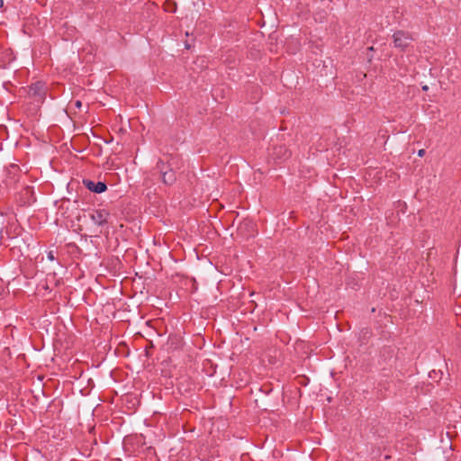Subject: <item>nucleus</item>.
I'll use <instances>...</instances> for the list:
<instances>
[{
    "mask_svg": "<svg viewBox=\"0 0 461 461\" xmlns=\"http://www.w3.org/2000/svg\"><path fill=\"white\" fill-rule=\"evenodd\" d=\"M393 38L394 47L400 49L402 51L406 50V48L412 41L411 35L403 31L395 32L393 35Z\"/></svg>",
    "mask_w": 461,
    "mask_h": 461,
    "instance_id": "1",
    "label": "nucleus"
},
{
    "mask_svg": "<svg viewBox=\"0 0 461 461\" xmlns=\"http://www.w3.org/2000/svg\"><path fill=\"white\" fill-rule=\"evenodd\" d=\"M110 215L106 209H95L90 212L89 217L95 224L103 227L108 222Z\"/></svg>",
    "mask_w": 461,
    "mask_h": 461,
    "instance_id": "2",
    "label": "nucleus"
},
{
    "mask_svg": "<svg viewBox=\"0 0 461 461\" xmlns=\"http://www.w3.org/2000/svg\"><path fill=\"white\" fill-rule=\"evenodd\" d=\"M157 168L160 171L162 176V181L166 185H172L176 182V177L175 172L170 167L167 169V167L162 160H159L157 163Z\"/></svg>",
    "mask_w": 461,
    "mask_h": 461,
    "instance_id": "3",
    "label": "nucleus"
},
{
    "mask_svg": "<svg viewBox=\"0 0 461 461\" xmlns=\"http://www.w3.org/2000/svg\"><path fill=\"white\" fill-rule=\"evenodd\" d=\"M83 184L88 190L96 194L104 193L107 189V186L104 182L95 183L90 179H84Z\"/></svg>",
    "mask_w": 461,
    "mask_h": 461,
    "instance_id": "4",
    "label": "nucleus"
},
{
    "mask_svg": "<svg viewBox=\"0 0 461 461\" xmlns=\"http://www.w3.org/2000/svg\"><path fill=\"white\" fill-rule=\"evenodd\" d=\"M288 149L285 146H278L274 149V155L279 158H285L289 156Z\"/></svg>",
    "mask_w": 461,
    "mask_h": 461,
    "instance_id": "5",
    "label": "nucleus"
},
{
    "mask_svg": "<svg viewBox=\"0 0 461 461\" xmlns=\"http://www.w3.org/2000/svg\"><path fill=\"white\" fill-rule=\"evenodd\" d=\"M30 91L33 92V95L44 94V92H45L44 85L41 82H37L31 86Z\"/></svg>",
    "mask_w": 461,
    "mask_h": 461,
    "instance_id": "6",
    "label": "nucleus"
},
{
    "mask_svg": "<svg viewBox=\"0 0 461 461\" xmlns=\"http://www.w3.org/2000/svg\"><path fill=\"white\" fill-rule=\"evenodd\" d=\"M47 257H48V258H49L50 260H51V261L55 259L54 252H53V251H50V252H48V256H47Z\"/></svg>",
    "mask_w": 461,
    "mask_h": 461,
    "instance_id": "7",
    "label": "nucleus"
},
{
    "mask_svg": "<svg viewBox=\"0 0 461 461\" xmlns=\"http://www.w3.org/2000/svg\"><path fill=\"white\" fill-rule=\"evenodd\" d=\"M424 154H425V150H424V149H420V150L418 151V156H419V157H423V156H424Z\"/></svg>",
    "mask_w": 461,
    "mask_h": 461,
    "instance_id": "8",
    "label": "nucleus"
},
{
    "mask_svg": "<svg viewBox=\"0 0 461 461\" xmlns=\"http://www.w3.org/2000/svg\"><path fill=\"white\" fill-rule=\"evenodd\" d=\"M75 105H76L77 108L81 107V105H82L81 101L77 100V101L75 102Z\"/></svg>",
    "mask_w": 461,
    "mask_h": 461,
    "instance_id": "9",
    "label": "nucleus"
},
{
    "mask_svg": "<svg viewBox=\"0 0 461 461\" xmlns=\"http://www.w3.org/2000/svg\"><path fill=\"white\" fill-rule=\"evenodd\" d=\"M428 89H429V86H422V90H423V91H428Z\"/></svg>",
    "mask_w": 461,
    "mask_h": 461,
    "instance_id": "10",
    "label": "nucleus"
},
{
    "mask_svg": "<svg viewBox=\"0 0 461 461\" xmlns=\"http://www.w3.org/2000/svg\"><path fill=\"white\" fill-rule=\"evenodd\" d=\"M4 5V0H0V7Z\"/></svg>",
    "mask_w": 461,
    "mask_h": 461,
    "instance_id": "11",
    "label": "nucleus"
}]
</instances>
